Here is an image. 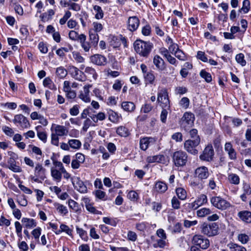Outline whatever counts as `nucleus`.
I'll return each instance as SVG.
<instances>
[{"label": "nucleus", "instance_id": "obj_13", "mask_svg": "<svg viewBox=\"0 0 251 251\" xmlns=\"http://www.w3.org/2000/svg\"><path fill=\"white\" fill-rule=\"evenodd\" d=\"M224 150L227 154L229 158L235 160L237 158V152L230 142H226L224 146Z\"/></svg>", "mask_w": 251, "mask_h": 251}, {"label": "nucleus", "instance_id": "obj_45", "mask_svg": "<svg viewBox=\"0 0 251 251\" xmlns=\"http://www.w3.org/2000/svg\"><path fill=\"white\" fill-rule=\"evenodd\" d=\"M85 207L86 209L90 212L95 214H101V212L97 210L95 207L93 206V204L89 202H85Z\"/></svg>", "mask_w": 251, "mask_h": 251}, {"label": "nucleus", "instance_id": "obj_41", "mask_svg": "<svg viewBox=\"0 0 251 251\" xmlns=\"http://www.w3.org/2000/svg\"><path fill=\"white\" fill-rule=\"evenodd\" d=\"M228 179L230 183L233 184H238L240 182V178L238 176L235 174H230L228 175Z\"/></svg>", "mask_w": 251, "mask_h": 251}, {"label": "nucleus", "instance_id": "obj_18", "mask_svg": "<svg viewBox=\"0 0 251 251\" xmlns=\"http://www.w3.org/2000/svg\"><path fill=\"white\" fill-rule=\"evenodd\" d=\"M79 42L80 43L81 48L86 52H89L91 48L93 47L91 43L86 41V36L84 34H80Z\"/></svg>", "mask_w": 251, "mask_h": 251}, {"label": "nucleus", "instance_id": "obj_21", "mask_svg": "<svg viewBox=\"0 0 251 251\" xmlns=\"http://www.w3.org/2000/svg\"><path fill=\"white\" fill-rule=\"evenodd\" d=\"M153 63L159 71H164L166 68L164 60L158 55H155L154 56Z\"/></svg>", "mask_w": 251, "mask_h": 251}, {"label": "nucleus", "instance_id": "obj_20", "mask_svg": "<svg viewBox=\"0 0 251 251\" xmlns=\"http://www.w3.org/2000/svg\"><path fill=\"white\" fill-rule=\"evenodd\" d=\"M155 140L152 137H144L140 139V148L143 151H146L151 143L155 142Z\"/></svg>", "mask_w": 251, "mask_h": 251}, {"label": "nucleus", "instance_id": "obj_54", "mask_svg": "<svg viewBox=\"0 0 251 251\" xmlns=\"http://www.w3.org/2000/svg\"><path fill=\"white\" fill-rule=\"evenodd\" d=\"M198 205H202L207 202V199L206 195L202 194L196 200Z\"/></svg>", "mask_w": 251, "mask_h": 251}, {"label": "nucleus", "instance_id": "obj_33", "mask_svg": "<svg viewBox=\"0 0 251 251\" xmlns=\"http://www.w3.org/2000/svg\"><path fill=\"white\" fill-rule=\"evenodd\" d=\"M51 175L53 179L57 182H60L62 178V172L55 168L51 169Z\"/></svg>", "mask_w": 251, "mask_h": 251}, {"label": "nucleus", "instance_id": "obj_7", "mask_svg": "<svg viewBox=\"0 0 251 251\" xmlns=\"http://www.w3.org/2000/svg\"><path fill=\"white\" fill-rule=\"evenodd\" d=\"M46 169L39 163L36 164L34 169V176H31L35 182H38L39 179L44 180L46 178Z\"/></svg>", "mask_w": 251, "mask_h": 251}, {"label": "nucleus", "instance_id": "obj_56", "mask_svg": "<svg viewBox=\"0 0 251 251\" xmlns=\"http://www.w3.org/2000/svg\"><path fill=\"white\" fill-rule=\"evenodd\" d=\"M250 2L249 0H244L243 2V6L239 11H243L244 13H247L249 10Z\"/></svg>", "mask_w": 251, "mask_h": 251}, {"label": "nucleus", "instance_id": "obj_17", "mask_svg": "<svg viewBox=\"0 0 251 251\" xmlns=\"http://www.w3.org/2000/svg\"><path fill=\"white\" fill-rule=\"evenodd\" d=\"M140 21L136 16L130 17L128 20V28L131 31H135L138 27Z\"/></svg>", "mask_w": 251, "mask_h": 251}, {"label": "nucleus", "instance_id": "obj_36", "mask_svg": "<svg viewBox=\"0 0 251 251\" xmlns=\"http://www.w3.org/2000/svg\"><path fill=\"white\" fill-rule=\"evenodd\" d=\"M84 73L87 75L89 78L96 79L97 77V75L95 69L92 67H87L85 69Z\"/></svg>", "mask_w": 251, "mask_h": 251}, {"label": "nucleus", "instance_id": "obj_26", "mask_svg": "<svg viewBox=\"0 0 251 251\" xmlns=\"http://www.w3.org/2000/svg\"><path fill=\"white\" fill-rule=\"evenodd\" d=\"M54 134H56L58 136L66 135L68 133V130L63 126L54 125Z\"/></svg>", "mask_w": 251, "mask_h": 251}, {"label": "nucleus", "instance_id": "obj_1", "mask_svg": "<svg viewBox=\"0 0 251 251\" xmlns=\"http://www.w3.org/2000/svg\"><path fill=\"white\" fill-rule=\"evenodd\" d=\"M152 47V43L141 40H136L134 43V48L136 52L144 57H148Z\"/></svg>", "mask_w": 251, "mask_h": 251}, {"label": "nucleus", "instance_id": "obj_37", "mask_svg": "<svg viewBox=\"0 0 251 251\" xmlns=\"http://www.w3.org/2000/svg\"><path fill=\"white\" fill-rule=\"evenodd\" d=\"M211 213H212L211 210L207 208H202L197 211V214L199 217H204Z\"/></svg>", "mask_w": 251, "mask_h": 251}, {"label": "nucleus", "instance_id": "obj_63", "mask_svg": "<svg viewBox=\"0 0 251 251\" xmlns=\"http://www.w3.org/2000/svg\"><path fill=\"white\" fill-rule=\"evenodd\" d=\"M171 203L172 207L174 209H178L180 208V202L176 197H174L172 198Z\"/></svg>", "mask_w": 251, "mask_h": 251}, {"label": "nucleus", "instance_id": "obj_27", "mask_svg": "<svg viewBox=\"0 0 251 251\" xmlns=\"http://www.w3.org/2000/svg\"><path fill=\"white\" fill-rule=\"evenodd\" d=\"M55 14L54 9H49L47 12L43 13L40 16V18L43 22H47L52 19V17Z\"/></svg>", "mask_w": 251, "mask_h": 251}, {"label": "nucleus", "instance_id": "obj_3", "mask_svg": "<svg viewBox=\"0 0 251 251\" xmlns=\"http://www.w3.org/2000/svg\"><path fill=\"white\" fill-rule=\"evenodd\" d=\"M211 203L213 206L220 210H226L230 207V203L222 197H212L210 199Z\"/></svg>", "mask_w": 251, "mask_h": 251}, {"label": "nucleus", "instance_id": "obj_23", "mask_svg": "<svg viewBox=\"0 0 251 251\" xmlns=\"http://www.w3.org/2000/svg\"><path fill=\"white\" fill-rule=\"evenodd\" d=\"M240 219L246 223H251V212L249 211H242L238 213Z\"/></svg>", "mask_w": 251, "mask_h": 251}, {"label": "nucleus", "instance_id": "obj_46", "mask_svg": "<svg viewBox=\"0 0 251 251\" xmlns=\"http://www.w3.org/2000/svg\"><path fill=\"white\" fill-rule=\"evenodd\" d=\"M29 147L31 149L33 153L39 156V157L37 156L36 158L37 159H40L42 155L41 150L39 148L32 145H30Z\"/></svg>", "mask_w": 251, "mask_h": 251}, {"label": "nucleus", "instance_id": "obj_32", "mask_svg": "<svg viewBox=\"0 0 251 251\" xmlns=\"http://www.w3.org/2000/svg\"><path fill=\"white\" fill-rule=\"evenodd\" d=\"M230 251H248L246 248L236 243H230L227 245Z\"/></svg>", "mask_w": 251, "mask_h": 251}, {"label": "nucleus", "instance_id": "obj_57", "mask_svg": "<svg viewBox=\"0 0 251 251\" xmlns=\"http://www.w3.org/2000/svg\"><path fill=\"white\" fill-rule=\"evenodd\" d=\"M166 245V239H160L156 240V243H154L153 246L154 248L159 247L160 248H163Z\"/></svg>", "mask_w": 251, "mask_h": 251}, {"label": "nucleus", "instance_id": "obj_53", "mask_svg": "<svg viewBox=\"0 0 251 251\" xmlns=\"http://www.w3.org/2000/svg\"><path fill=\"white\" fill-rule=\"evenodd\" d=\"M190 103V100L187 97L182 98L179 101V105L185 109L189 107Z\"/></svg>", "mask_w": 251, "mask_h": 251}, {"label": "nucleus", "instance_id": "obj_51", "mask_svg": "<svg viewBox=\"0 0 251 251\" xmlns=\"http://www.w3.org/2000/svg\"><path fill=\"white\" fill-rule=\"evenodd\" d=\"M236 61L242 66H244L246 64V61L244 59V55L243 53H239L236 55Z\"/></svg>", "mask_w": 251, "mask_h": 251}, {"label": "nucleus", "instance_id": "obj_61", "mask_svg": "<svg viewBox=\"0 0 251 251\" xmlns=\"http://www.w3.org/2000/svg\"><path fill=\"white\" fill-rule=\"evenodd\" d=\"M174 54L175 56L179 60H184L185 59L184 53L179 49H177V50L175 51Z\"/></svg>", "mask_w": 251, "mask_h": 251}, {"label": "nucleus", "instance_id": "obj_22", "mask_svg": "<svg viewBox=\"0 0 251 251\" xmlns=\"http://www.w3.org/2000/svg\"><path fill=\"white\" fill-rule=\"evenodd\" d=\"M22 223L24 227L31 229L36 226L37 223L36 221L31 218H23L22 219Z\"/></svg>", "mask_w": 251, "mask_h": 251}, {"label": "nucleus", "instance_id": "obj_31", "mask_svg": "<svg viewBox=\"0 0 251 251\" xmlns=\"http://www.w3.org/2000/svg\"><path fill=\"white\" fill-rule=\"evenodd\" d=\"M89 40L91 41L92 46L95 48L97 46L99 40V35L95 32L90 31Z\"/></svg>", "mask_w": 251, "mask_h": 251}, {"label": "nucleus", "instance_id": "obj_10", "mask_svg": "<svg viewBox=\"0 0 251 251\" xmlns=\"http://www.w3.org/2000/svg\"><path fill=\"white\" fill-rule=\"evenodd\" d=\"M13 122L18 124L22 128H27L30 126V124L27 118L22 114H17L14 116Z\"/></svg>", "mask_w": 251, "mask_h": 251}, {"label": "nucleus", "instance_id": "obj_29", "mask_svg": "<svg viewBox=\"0 0 251 251\" xmlns=\"http://www.w3.org/2000/svg\"><path fill=\"white\" fill-rule=\"evenodd\" d=\"M122 108L126 112H133L135 109V105L132 102L124 101L121 104Z\"/></svg>", "mask_w": 251, "mask_h": 251}, {"label": "nucleus", "instance_id": "obj_39", "mask_svg": "<svg viewBox=\"0 0 251 251\" xmlns=\"http://www.w3.org/2000/svg\"><path fill=\"white\" fill-rule=\"evenodd\" d=\"M176 192L178 198L181 200H184L187 197L186 191L182 188H176Z\"/></svg>", "mask_w": 251, "mask_h": 251}, {"label": "nucleus", "instance_id": "obj_47", "mask_svg": "<svg viewBox=\"0 0 251 251\" xmlns=\"http://www.w3.org/2000/svg\"><path fill=\"white\" fill-rule=\"evenodd\" d=\"M67 5L69 6V9H71L75 11H78L80 10V6L79 4L75 2H64V6Z\"/></svg>", "mask_w": 251, "mask_h": 251}, {"label": "nucleus", "instance_id": "obj_62", "mask_svg": "<svg viewBox=\"0 0 251 251\" xmlns=\"http://www.w3.org/2000/svg\"><path fill=\"white\" fill-rule=\"evenodd\" d=\"M66 96L68 99H74L76 97V94L75 91L72 89L68 90L64 92Z\"/></svg>", "mask_w": 251, "mask_h": 251}, {"label": "nucleus", "instance_id": "obj_30", "mask_svg": "<svg viewBox=\"0 0 251 251\" xmlns=\"http://www.w3.org/2000/svg\"><path fill=\"white\" fill-rule=\"evenodd\" d=\"M108 114V119L113 123H118L119 122L120 119L121 118V116H119L117 113L112 110H109Z\"/></svg>", "mask_w": 251, "mask_h": 251}, {"label": "nucleus", "instance_id": "obj_38", "mask_svg": "<svg viewBox=\"0 0 251 251\" xmlns=\"http://www.w3.org/2000/svg\"><path fill=\"white\" fill-rule=\"evenodd\" d=\"M43 85L51 90H56V87L49 77H46L43 80Z\"/></svg>", "mask_w": 251, "mask_h": 251}, {"label": "nucleus", "instance_id": "obj_43", "mask_svg": "<svg viewBox=\"0 0 251 251\" xmlns=\"http://www.w3.org/2000/svg\"><path fill=\"white\" fill-rule=\"evenodd\" d=\"M200 76L204 79L206 82L207 83H209L212 81V76L211 74L207 72L204 70H202L200 73Z\"/></svg>", "mask_w": 251, "mask_h": 251}, {"label": "nucleus", "instance_id": "obj_24", "mask_svg": "<svg viewBox=\"0 0 251 251\" xmlns=\"http://www.w3.org/2000/svg\"><path fill=\"white\" fill-rule=\"evenodd\" d=\"M168 189V186L164 182L158 181L156 182L154 187V190L159 193H165Z\"/></svg>", "mask_w": 251, "mask_h": 251}, {"label": "nucleus", "instance_id": "obj_19", "mask_svg": "<svg viewBox=\"0 0 251 251\" xmlns=\"http://www.w3.org/2000/svg\"><path fill=\"white\" fill-rule=\"evenodd\" d=\"M91 87L90 85H85L83 87V91L80 93L79 98L85 102H89L91 100L89 97V88Z\"/></svg>", "mask_w": 251, "mask_h": 251}, {"label": "nucleus", "instance_id": "obj_25", "mask_svg": "<svg viewBox=\"0 0 251 251\" xmlns=\"http://www.w3.org/2000/svg\"><path fill=\"white\" fill-rule=\"evenodd\" d=\"M194 119V116L193 114L185 112L182 118V121L183 123L186 124L189 126H192L193 124Z\"/></svg>", "mask_w": 251, "mask_h": 251}, {"label": "nucleus", "instance_id": "obj_49", "mask_svg": "<svg viewBox=\"0 0 251 251\" xmlns=\"http://www.w3.org/2000/svg\"><path fill=\"white\" fill-rule=\"evenodd\" d=\"M56 74L59 77L63 78L67 75V72L63 67H60L57 68Z\"/></svg>", "mask_w": 251, "mask_h": 251}, {"label": "nucleus", "instance_id": "obj_15", "mask_svg": "<svg viewBox=\"0 0 251 251\" xmlns=\"http://www.w3.org/2000/svg\"><path fill=\"white\" fill-rule=\"evenodd\" d=\"M146 161L148 163H158L165 164L166 163V157L163 154H157L148 156L146 159Z\"/></svg>", "mask_w": 251, "mask_h": 251}, {"label": "nucleus", "instance_id": "obj_55", "mask_svg": "<svg viewBox=\"0 0 251 251\" xmlns=\"http://www.w3.org/2000/svg\"><path fill=\"white\" fill-rule=\"evenodd\" d=\"M74 59L78 63H82L84 61V58L81 56L80 53L77 51L73 52Z\"/></svg>", "mask_w": 251, "mask_h": 251}, {"label": "nucleus", "instance_id": "obj_16", "mask_svg": "<svg viewBox=\"0 0 251 251\" xmlns=\"http://www.w3.org/2000/svg\"><path fill=\"white\" fill-rule=\"evenodd\" d=\"M195 174L199 179L202 180L206 179L209 175L207 167L202 166L198 168L195 171Z\"/></svg>", "mask_w": 251, "mask_h": 251}, {"label": "nucleus", "instance_id": "obj_44", "mask_svg": "<svg viewBox=\"0 0 251 251\" xmlns=\"http://www.w3.org/2000/svg\"><path fill=\"white\" fill-rule=\"evenodd\" d=\"M146 81L150 84H153L155 80V76L152 72H149L144 75Z\"/></svg>", "mask_w": 251, "mask_h": 251}, {"label": "nucleus", "instance_id": "obj_2", "mask_svg": "<svg viewBox=\"0 0 251 251\" xmlns=\"http://www.w3.org/2000/svg\"><path fill=\"white\" fill-rule=\"evenodd\" d=\"M172 158L176 166L183 167L186 165L187 162L188 156L185 152L178 151L174 152Z\"/></svg>", "mask_w": 251, "mask_h": 251}, {"label": "nucleus", "instance_id": "obj_12", "mask_svg": "<svg viewBox=\"0 0 251 251\" xmlns=\"http://www.w3.org/2000/svg\"><path fill=\"white\" fill-rule=\"evenodd\" d=\"M70 73L74 78L79 81H83L86 79L84 73L80 71L75 66H71L70 68Z\"/></svg>", "mask_w": 251, "mask_h": 251}, {"label": "nucleus", "instance_id": "obj_52", "mask_svg": "<svg viewBox=\"0 0 251 251\" xmlns=\"http://www.w3.org/2000/svg\"><path fill=\"white\" fill-rule=\"evenodd\" d=\"M60 228L61 230H59L58 232H56V234H59L61 231H64L69 235H72V230L68 226L61 224L60 225Z\"/></svg>", "mask_w": 251, "mask_h": 251}, {"label": "nucleus", "instance_id": "obj_28", "mask_svg": "<svg viewBox=\"0 0 251 251\" xmlns=\"http://www.w3.org/2000/svg\"><path fill=\"white\" fill-rule=\"evenodd\" d=\"M8 168L14 172L19 173L21 172V169L16 164V161L12 158H10L8 161Z\"/></svg>", "mask_w": 251, "mask_h": 251}, {"label": "nucleus", "instance_id": "obj_9", "mask_svg": "<svg viewBox=\"0 0 251 251\" xmlns=\"http://www.w3.org/2000/svg\"><path fill=\"white\" fill-rule=\"evenodd\" d=\"M214 155V151L212 146L208 145L205 148L203 153L200 156V158L202 160L209 162L212 160Z\"/></svg>", "mask_w": 251, "mask_h": 251}, {"label": "nucleus", "instance_id": "obj_58", "mask_svg": "<svg viewBox=\"0 0 251 251\" xmlns=\"http://www.w3.org/2000/svg\"><path fill=\"white\" fill-rule=\"evenodd\" d=\"M128 198L132 201H136L139 198L138 194L134 191H130L127 194Z\"/></svg>", "mask_w": 251, "mask_h": 251}, {"label": "nucleus", "instance_id": "obj_64", "mask_svg": "<svg viewBox=\"0 0 251 251\" xmlns=\"http://www.w3.org/2000/svg\"><path fill=\"white\" fill-rule=\"evenodd\" d=\"M197 58L200 59L204 62H206L208 61V59L206 57L205 53L201 51H199L197 52Z\"/></svg>", "mask_w": 251, "mask_h": 251}, {"label": "nucleus", "instance_id": "obj_5", "mask_svg": "<svg viewBox=\"0 0 251 251\" xmlns=\"http://www.w3.org/2000/svg\"><path fill=\"white\" fill-rule=\"evenodd\" d=\"M192 243L194 245L199 246L203 250L207 249L209 246V240L200 234H196L193 236Z\"/></svg>", "mask_w": 251, "mask_h": 251}, {"label": "nucleus", "instance_id": "obj_40", "mask_svg": "<svg viewBox=\"0 0 251 251\" xmlns=\"http://www.w3.org/2000/svg\"><path fill=\"white\" fill-rule=\"evenodd\" d=\"M93 9L95 14V18L97 19H101L103 17V12L101 8L99 5H95L93 6Z\"/></svg>", "mask_w": 251, "mask_h": 251}, {"label": "nucleus", "instance_id": "obj_59", "mask_svg": "<svg viewBox=\"0 0 251 251\" xmlns=\"http://www.w3.org/2000/svg\"><path fill=\"white\" fill-rule=\"evenodd\" d=\"M69 37L72 40L79 41L80 35H78V33L74 30H71L69 33Z\"/></svg>", "mask_w": 251, "mask_h": 251}, {"label": "nucleus", "instance_id": "obj_8", "mask_svg": "<svg viewBox=\"0 0 251 251\" xmlns=\"http://www.w3.org/2000/svg\"><path fill=\"white\" fill-rule=\"evenodd\" d=\"M157 100L160 102L162 107H169L170 101L168 98V92L166 88H162L158 93Z\"/></svg>", "mask_w": 251, "mask_h": 251}, {"label": "nucleus", "instance_id": "obj_34", "mask_svg": "<svg viewBox=\"0 0 251 251\" xmlns=\"http://www.w3.org/2000/svg\"><path fill=\"white\" fill-rule=\"evenodd\" d=\"M54 205L59 214L65 215L68 213V209L65 206L58 203H55Z\"/></svg>", "mask_w": 251, "mask_h": 251}, {"label": "nucleus", "instance_id": "obj_50", "mask_svg": "<svg viewBox=\"0 0 251 251\" xmlns=\"http://www.w3.org/2000/svg\"><path fill=\"white\" fill-rule=\"evenodd\" d=\"M238 239L243 244H245L249 241V236L245 233H240L238 235Z\"/></svg>", "mask_w": 251, "mask_h": 251}, {"label": "nucleus", "instance_id": "obj_14", "mask_svg": "<svg viewBox=\"0 0 251 251\" xmlns=\"http://www.w3.org/2000/svg\"><path fill=\"white\" fill-rule=\"evenodd\" d=\"M91 61L99 66H104L107 63L106 58L100 54H96L91 56Z\"/></svg>", "mask_w": 251, "mask_h": 251}, {"label": "nucleus", "instance_id": "obj_11", "mask_svg": "<svg viewBox=\"0 0 251 251\" xmlns=\"http://www.w3.org/2000/svg\"><path fill=\"white\" fill-rule=\"evenodd\" d=\"M73 184L75 189L81 193H85L87 191V188L84 182L80 180V178L76 177L72 179Z\"/></svg>", "mask_w": 251, "mask_h": 251}, {"label": "nucleus", "instance_id": "obj_6", "mask_svg": "<svg viewBox=\"0 0 251 251\" xmlns=\"http://www.w3.org/2000/svg\"><path fill=\"white\" fill-rule=\"evenodd\" d=\"M200 141L201 139H199L198 138L196 140L189 139L186 140L184 144L185 150L191 154H197L198 151L196 148L200 144Z\"/></svg>", "mask_w": 251, "mask_h": 251}, {"label": "nucleus", "instance_id": "obj_48", "mask_svg": "<svg viewBox=\"0 0 251 251\" xmlns=\"http://www.w3.org/2000/svg\"><path fill=\"white\" fill-rule=\"evenodd\" d=\"M39 126L36 127V129L37 130V135L40 140L42 141L44 143H46L47 141V134L45 131H40L38 130Z\"/></svg>", "mask_w": 251, "mask_h": 251}, {"label": "nucleus", "instance_id": "obj_60", "mask_svg": "<svg viewBox=\"0 0 251 251\" xmlns=\"http://www.w3.org/2000/svg\"><path fill=\"white\" fill-rule=\"evenodd\" d=\"M127 239L132 242H135L137 239V235L135 232L129 231L127 234Z\"/></svg>", "mask_w": 251, "mask_h": 251}, {"label": "nucleus", "instance_id": "obj_4", "mask_svg": "<svg viewBox=\"0 0 251 251\" xmlns=\"http://www.w3.org/2000/svg\"><path fill=\"white\" fill-rule=\"evenodd\" d=\"M201 231L208 236H215L218 233V226L215 223L210 224L204 223L201 226Z\"/></svg>", "mask_w": 251, "mask_h": 251}, {"label": "nucleus", "instance_id": "obj_42", "mask_svg": "<svg viewBox=\"0 0 251 251\" xmlns=\"http://www.w3.org/2000/svg\"><path fill=\"white\" fill-rule=\"evenodd\" d=\"M116 132L118 135L123 137H126L129 135L128 129L123 126H121L118 127Z\"/></svg>", "mask_w": 251, "mask_h": 251}, {"label": "nucleus", "instance_id": "obj_35", "mask_svg": "<svg viewBox=\"0 0 251 251\" xmlns=\"http://www.w3.org/2000/svg\"><path fill=\"white\" fill-rule=\"evenodd\" d=\"M68 144L70 148L75 150H78L81 146V142L77 139L69 140Z\"/></svg>", "mask_w": 251, "mask_h": 251}]
</instances>
